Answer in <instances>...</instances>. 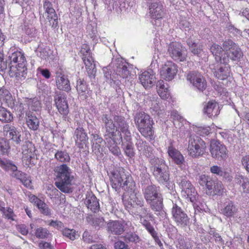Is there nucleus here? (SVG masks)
<instances>
[{"label":"nucleus","instance_id":"a211bd4d","mask_svg":"<svg viewBox=\"0 0 249 249\" xmlns=\"http://www.w3.org/2000/svg\"><path fill=\"white\" fill-rule=\"evenodd\" d=\"M127 66L128 64L124 62L121 58L112 60L109 65V67L113 68L116 74L123 78L127 77L130 74Z\"/></svg>","mask_w":249,"mask_h":249},{"label":"nucleus","instance_id":"6ab92c4d","mask_svg":"<svg viewBox=\"0 0 249 249\" xmlns=\"http://www.w3.org/2000/svg\"><path fill=\"white\" fill-rule=\"evenodd\" d=\"M129 194V197L127 204L125 203L126 207L133 212L135 208L139 206H143L144 201L141 196L137 192L136 186L134 187V191H126Z\"/></svg>","mask_w":249,"mask_h":249},{"label":"nucleus","instance_id":"37998d69","mask_svg":"<svg viewBox=\"0 0 249 249\" xmlns=\"http://www.w3.org/2000/svg\"><path fill=\"white\" fill-rule=\"evenodd\" d=\"M76 89L80 97L86 99L87 97L88 87L84 80L79 79L77 81Z\"/></svg>","mask_w":249,"mask_h":249},{"label":"nucleus","instance_id":"4be33fe9","mask_svg":"<svg viewBox=\"0 0 249 249\" xmlns=\"http://www.w3.org/2000/svg\"><path fill=\"white\" fill-rule=\"evenodd\" d=\"M73 138L75 140L76 145L80 148H83V145L86 144L88 140L87 133L81 125H79L75 129Z\"/></svg>","mask_w":249,"mask_h":249},{"label":"nucleus","instance_id":"f03ea898","mask_svg":"<svg viewBox=\"0 0 249 249\" xmlns=\"http://www.w3.org/2000/svg\"><path fill=\"white\" fill-rule=\"evenodd\" d=\"M112 120L107 114H103L101 117V120L104 124V127L105 131L104 133L107 134L108 131L114 132V136H116V132L118 131L121 141H123L122 134H124V138L126 137L129 139V136L131 135L129 130L128 124L125 121L123 116L115 115Z\"/></svg>","mask_w":249,"mask_h":249},{"label":"nucleus","instance_id":"473e14b6","mask_svg":"<svg viewBox=\"0 0 249 249\" xmlns=\"http://www.w3.org/2000/svg\"><path fill=\"white\" fill-rule=\"evenodd\" d=\"M107 230L112 234L120 235L124 231V223L120 221H113L107 223Z\"/></svg>","mask_w":249,"mask_h":249},{"label":"nucleus","instance_id":"c03bdc74","mask_svg":"<svg viewBox=\"0 0 249 249\" xmlns=\"http://www.w3.org/2000/svg\"><path fill=\"white\" fill-rule=\"evenodd\" d=\"M133 213L135 215L139 216L140 220L142 221V218L146 217H152V214L149 213L148 209L143 206H139L135 208V210H133Z\"/></svg>","mask_w":249,"mask_h":249},{"label":"nucleus","instance_id":"20e7f679","mask_svg":"<svg viewBox=\"0 0 249 249\" xmlns=\"http://www.w3.org/2000/svg\"><path fill=\"white\" fill-rule=\"evenodd\" d=\"M9 74L18 80L25 78L27 73V62L23 53L16 51L9 55Z\"/></svg>","mask_w":249,"mask_h":249},{"label":"nucleus","instance_id":"5fc2aeb1","mask_svg":"<svg viewBox=\"0 0 249 249\" xmlns=\"http://www.w3.org/2000/svg\"><path fill=\"white\" fill-rule=\"evenodd\" d=\"M198 182L201 186H205L207 189L208 185L212 184L213 183V179L208 176L201 175L199 176Z\"/></svg>","mask_w":249,"mask_h":249},{"label":"nucleus","instance_id":"aec40b11","mask_svg":"<svg viewBox=\"0 0 249 249\" xmlns=\"http://www.w3.org/2000/svg\"><path fill=\"white\" fill-rule=\"evenodd\" d=\"M160 75L166 81L174 78L178 72V67L172 61L167 62L160 70Z\"/></svg>","mask_w":249,"mask_h":249},{"label":"nucleus","instance_id":"69168bd1","mask_svg":"<svg viewBox=\"0 0 249 249\" xmlns=\"http://www.w3.org/2000/svg\"><path fill=\"white\" fill-rule=\"evenodd\" d=\"M17 230L22 235H27L28 233V230L27 226L23 224L18 225L17 226Z\"/></svg>","mask_w":249,"mask_h":249},{"label":"nucleus","instance_id":"4d7b16f0","mask_svg":"<svg viewBox=\"0 0 249 249\" xmlns=\"http://www.w3.org/2000/svg\"><path fill=\"white\" fill-rule=\"evenodd\" d=\"M62 234L64 236L70 238L71 240H74L76 239L75 231L72 229H65L62 231Z\"/></svg>","mask_w":249,"mask_h":249},{"label":"nucleus","instance_id":"a878e982","mask_svg":"<svg viewBox=\"0 0 249 249\" xmlns=\"http://www.w3.org/2000/svg\"><path fill=\"white\" fill-rule=\"evenodd\" d=\"M149 14L153 19L161 18L164 15L161 3L157 1L152 3L149 6Z\"/></svg>","mask_w":249,"mask_h":249},{"label":"nucleus","instance_id":"5701e85b","mask_svg":"<svg viewBox=\"0 0 249 249\" xmlns=\"http://www.w3.org/2000/svg\"><path fill=\"white\" fill-rule=\"evenodd\" d=\"M167 153L175 164L180 167L185 164V160L184 156L180 151L173 146L170 145L168 147Z\"/></svg>","mask_w":249,"mask_h":249},{"label":"nucleus","instance_id":"f257e3e1","mask_svg":"<svg viewBox=\"0 0 249 249\" xmlns=\"http://www.w3.org/2000/svg\"><path fill=\"white\" fill-rule=\"evenodd\" d=\"M223 47L213 44L210 48L211 52L216 61L221 64H228L230 60L238 62L243 56V53L239 46L231 39L225 40Z\"/></svg>","mask_w":249,"mask_h":249},{"label":"nucleus","instance_id":"a18cd8bd","mask_svg":"<svg viewBox=\"0 0 249 249\" xmlns=\"http://www.w3.org/2000/svg\"><path fill=\"white\" fill-rule=\"evenodd\" d=\"M0 97L3 98V100L6 101L9 107L12 108L14 106V103L11 95L7 89H0Z\"/></svg>","mask_w":249,"mask_h":249},{"label":"nucleus","instance_id":"7c9ffc66","mask_svg":"<svg viewBox=\"0 0 249 249\" xmlns=\"http://www.w3.org/2000/svg\"><path fill=\"white\" fill-rule=\"evenodd\" d=\"M56 85L60 90L65 91L67 92L71 90L70 81L66 76L61 74L56 78Z\"/></svg>","mask_w":249,"mask_h":249},{"label":"nucleus","instance_id":"79ce46f5","mask_svg":"<svg viewBox=\"0 0 249 249\" xmlns=\"http://www.w3.org/2000/svg\"><path fill=\"white\" fill-rule=\"evenodd\" d=\"M221 213L227 217L233 216L237 213V208L232 202H229L226 206L221 210Z\"/></svg>","mask_w":249,"mask_h":249},{"label":"nucleus","instance_id":"ea45409f","mask_svg":"<svg viewBox=\"0 0 249 249\" xmlns=\"http://www.w3.org/2000/svg\"><path fill=\"white\" fill-rule=\"evenodd\" d=\"M147 203L150 205L151 209L154 211L160 212L163 209V198L161 195Z\"/></svg>","mask_w":249,"mask_h":249},{"label":"nucleus","instance_id":"b1692460","mask_svg":"<svg viewBox=\"0 0 249 249\" xmlns=\"http://www.w3.org/2000/svg\"><path fill=\"white\" fill-rule=\"evenodd\" d=\"M4 134L12 140L17 144H19L21 140L20 132L14 126L9 124H6L3 126Z\"/></svg>","mask_w":249,"mask_h":249},{"label":"nucleus","instance_id":"f3484780","mask_svg":"<svg viewBox=\"0 0 249 249\" xmlns=\"http://www.w3.org/2000/svg\"><path fill=\"white\" fill-rule=\"evenodd\" d=\"M43 8L45 12L44 15L49 22V25L52 27H56L58 24L57 16L52 3L48 0H44Z\"/></svg>","mask_w":249,"mask_h":249},{"label":"nucleus","instance_id":"c85d7f7f","mask_svg":"<svg viewBox=\"0 0 249 249\" xmlns=\"http://www.w3.org/2000/svg\"><path fill=\"white\" fill-rule=\"evenodd\" d=\"M136 145L140 154L147 158H150L153 154L152 148L145 141L141 139L137 140Z\"/></svg>","mask_w":249,"mask_h":249},{"label":"nucleus","instance_id":"052dcab7","mask_svg":"<svg viewBox=\"0 0 249 249\" xmlns=\"http://www.w3.org/2000/svg\"><path fill=\"white\" fill-rule=\"evenodd\" d=\"M189 48L190 51L195 55H198L202 51V49L198 43Z\"/></svg>","mask_w":249,"mask_h":249},{"label":"nucleus","instance_id":"0e129e2a","mask_svg":"<svg viewBox=\"0 0 249 249\" xmlns=\"http://www.w3.org/2000/svg\"><path fill=\"white\" fill-rule=\"evenodd\" d=\"M157 92L159 96L163 99H167L170 96V92L168 89H166V90H161L160 89L157 90Z\"/></svg>","mask_w":249,"mask_h":249},{"label":"nucleus","instance_id":"cd10ccee","mask_svg":"<svg viewBox=\"0 0 249 249\" xmlns=\"http://www.w3.org/2000/svg\"><path fill=\"white\" fill-rule=\"evenodd\" d=\"M84 203L88 209L94 213H96L99 210L100 205L98 200L92 193H89L86 195Z\"/></svg>","mask_w":249,"mask_h":249},{"label":"nucleus","instance_id":"412c9836","mask_svg":"<svg viewBox=\"0 0 249 249\" xmlns=\"http://www.w3.org/2000/svg\"><path fill=\"white\" fill-rule=\"evenodd\" d=\"M104 142L114 155L119 156L121 154L120 148L117 146L114 132L108 131L107 134H104Z\"/></svg>","mask_w":249,"mask_h":249},{"label":"nucleus","instance_id":"774afa93","mask_svg":"<svg viewBox=\"0 0 249 249\" xmlns=\"http://www.w3.org/2000/svg\"><path fill=\"white\" fill-rule=\"evenodd\" d=\"M242 163L247 171L249 173V155H246L243 157Z\"/></svg>","mask_w":249,"mask_h":249},{"label":"nucleus","instance_id":"9b49d317","mask_svg":"<svg viewBox=\"0 0 249 249\" xmlns=\"http://www.w3.org/2000/svg\"><path fill=\"white\" fill-rule=\"evenodd\" d=\"M54 102L58 112L62 116L64 120H68L67 115L69 113V108L66 94L61 92H55Z\"/></svg>","mask_w":249,"mask_h":249},{"label":"nucleus","instance_id":"f704fd0d","mask_svg":"<svg viewBox=\"0 0 249 249\" xmlns=\"http://www.w3.org/2000/svg\"><path fill=\"white\" fill-rule=\"evenodd\" d=\"M203 111L209 117L216 116L219 113V106L215 102H209L204 107Z\"/></svg>","mask_w":249,"mask_h":249},{"label":"nucleus","instance_id":"603ef678","mask_svg":"<svg viewBox=\"0 0 249 249\" xmlns=\"http://www.w3.org/2000/svg\"><path fill=\"white\" fill-rule=\"evenodd\" d=\"M124 239L126 242L137 243L140 241V237L135 233L127 232L124 236Z\"/></svg>","mask_w":249,"mask_h":249},{"label":"nucleus","instance_id":"e2e57ef3","mask_svg":"<svg viewBox=\"0 0 249 249\" xmlns=\"http://www.w3.org/2000/svg\"><path fill=\"white\" fill-rule=\"evenodd\" d=\"M48 225L50 226H52L58 230H61L63 228V224L60 221H54L51 220L50 221Z\"/></svg>","mask_w":249,"mask_h":249},{"label":"nucleus","instance_id":"49530a36","mask_svg":"<svg viewBox=\"0 0 249 249\" xmlns=\"http://www.w3.org/2000/svg\"><path fill=\"white\" fill-rule=\"evenodd\" d=\"M13 119L11 113L4 107L0 106V121L3 123L11 122Z\"/></svg>","mask_w":249,"mask_h":249},{"label":"nucleus","instance_id":"ddd939ff","mask_svg":"<svg viewBox=\"0 0 249 249\" xmlns=\"http://www.w3.org/2000/svg\"><path fill=\"white\" fill-rule=\"evenodd\" d=\"M168 53L175 61L183 62L186 60L187 55L185 49L180 43L173 42L170 43L168 47Z\"/></svg>","mask_w":249,"mask_h":249},{"label":"nucleus","instance_id":"13d9d810","mask_svg":"<svg viewBox=\"0 0 249 249\" xmlns=\"http://www.w3.org/2000/svg\"><path fill=\"white\" fill-rule=\"evenodd\" d=\"M13 163V162L10 160H2L0 158V166L6 171H8V169Z\"/></svg>","mask_w":249,"mask_h":249},{"label":"nucleus","instance_id":"6e6d98bb","mask_svg":"<svg viewBox=\"0 0 249 249\" xmlns=\"http://www.w3.org/2000/svg\"><path fill=\"white\" fill-rule=\"evenodd\" d=\"M210 171L212 173L215 174L220 177H225L226 172L220 166L217 165H213L210 167Z\"/></svg>","mask_w":249,"mask_h":249},{"label":"nucleus","instance_id":"72a5a7b5","mask_svg":"<svg viewBox=\"0 0 249 249\" xmlns=\"http://www.w3.org/2000/svg\"><path fill=\"white\" fill-rule=\"evenodd\" d=\"M26 121L30 129L36 130L38 128L39 121L35 113L30 111L26 112Z\"/></svg>","mask_w":249,"mask_h":249},{"label":"nucleus","instance_id":"864d4df0","mask_svg":"<svg viewBox=\"0 0 249 249\" xmlns=\"http://www.w3.org/2000/svg\"><path fill=\"white\" fill-rule=\"evenodd\" d=\"M91 224L95 228L99 229L105 226L106 222L102 217H94L92 218Z\"/></svg>","mask_w":249,"mask_h":249},{"label":"nucleus","instance_id":"a19ab883","mask_svg":"<svg viewBox=\"0 0 249 249\" xmlns=\"http://www.w3.org/2000/svg\"><path fill=\"white\" fill-rule=\"evenodd\" d=\"M24 105L28 107L30 112L31 111H38L41 108V103L36 98L26 99L24 101Z\"/></svg>","mask_w":249,"mask_h":249},{"label":"nucleus","instance_id":"1a4fd4ad","mask_svg":"<svg viewBox=\"0 0 249 249\" xmlns=\"http://www.w3.org/2000/svg\"><path fill=\"white\" fill-rule=\"evenodd\" d=\"M205 144V142L200 137L191 135L187 149L188 154L193 158H198L202 156L204 152Z\"/></svg>","mask_w":249,"mask_h":249},{"label":"nucleus","instance_id":"bf43d9fd","mask_svg":"<svg viewBox=\"0 0 249 249\" xmlns=\"http://www.w3.org/2000/svg\"><path fill=\"white\" fill-rule=\"evenodd\" d=\"M213 238L218 247L223 246L224 245V240L219 233H215Z\"/></svg>","mask_w":249,"mask_h":249},{"label":"nucleus","instance_id":"7ed1b4c3","mask_svg":"<svg viewBox=\"0 0 249 249\" xmlns=\"http://www.w3.org/2000/svg\"><path fill=\"white\" fill-rule=\"evenodd\" d=\"M54 172L56 177L55 186L64 193H71L72 181L74 177L71 168L66 164H62L55 167Z\"/></svg>","mask_w":249,"mask_h":249},{"label":"nucleus","instance_id":"9d476101","mask_svg":"<svg viewBox=\"0 0 249 249\" xmlns=\"http://www.w3.org/2000/svg\"><path fill=\"white\" fill-rule=\"evenodd\" d=\"M171 212L177 226L184 228L189 225L190 219L187 214L176 203L173 202Z\"/></svg>","mask_w":249,"mask_h":249},{"label":"nucleus","instance_id":"4c0bfd02","mask_svg":"<svg viewBox=\"0 0 249 249\" xmlns=\"http://www.w3.org/2000/svg\"><path fill=\"white\" fill-rule=\"evenodd\" d=\"M92 148L95 153H100L102 151L104 140L97 134H92Z\"/></svg>","mask_w":249,"mask_h":249},{"label":"nucleus","instance_id":"f8f14e48","mask_svg":"<svg viewBox=\"0 0 249 249\" xmlns=\"http://www.w3.org/2000/svg\"><path fill=\"white\" fill-rule=\"evenodd\" d=\"M81 53L83 54L82 59L85 65L89 76L90 77L94 76L96 70L89 47L86 44H83L82 46Z\"/></svg>","mask_w":249,"mask_h":249},{"label":"nucleus","instance_id":"393cba45","mask_svg":"<svg viewBox=\"0 0 249 249\" xmlns=\"http://www.w3.org/2000/svg\"><path fill=\"white\" fill-rule=\"evenodd\" d=\"M142 191L144 197L147 202L161 195L160 193L159 187L155 185H149L146 186L143 189Z\"/></svg>","mask_w":249,"mask_h":249},{"label":"nucleus","instance_id":"58836bf2","mask_svg":"<svg viewBox=\"0 0 249 249\" xmlns=\"http://www.w3.org/2000/svg\"><path fill=\"white\" fill-rule=\"evenodd\" d=\"M125 142H123V146L124 152L126 156L128 157L132 158L135 155L133 144L131 142V136H129V139L127 140L126 137L124 138Z\"/></svg>","mask_w":249,"mask_h":249},{"label":"nucleus","instance_id":"c756f323","mask_svg":"<svg viewBox=\"0 0 249 249\" xmlns=\"http://www.w3.org/2000/svg\"><path fill=\"white\" fill-rule=\"evenodd\" d=\"M207 194L209 195H221L224 192L223 185L221 181L213 180L212 184L208 185Z\"/></svg>","mask_w":249,"mask_h":249},{"label":"nucleus","instance_id":"09e8293b","mask_svg":"<svg viewBox=\"0 0 249 249\" xmlns=\"http://www.w3.org/2000/svg\"><path fill=\"white\" fill-rule=\"evenodd\" d=\"M10 148V146L8 141L4 138H0V155L7 154Z\"/></svg>","mask_w":249,"mask_h":249},{"label":"nucleus","instance_id":"4468645a","mask_svg":"<svg viewBox=\"0 0 249 249\" xmlns=\"http://www.w3.org/2000/svg\"><path fill=\"white\" fill-rule=\"evenodd\" d=\"M186 79L194 88L203 91L207 87V82L203 75L197 71H190L186 75Z\"/></svg>","mask_w":249,"mask_h":249},{"label":"nucleus","instance_id":"3c124183","mask_svg":"<svg viewBox=\"0 0 249 249\" xmlns=\"http://www.w3.org/2000/svg\"><path fill=\"white\" fill-rule=\"evenodd\" d=\"M37 207L40 212L44 215L50 216L51 215V210L47 205L41 200H37Z\"/></svg>","mask_w":249,"mask_h":249},{"label":"nucleus","instance_id":"2eb2a0df","mask_svg":"<svg viewBox=\"0 0 249 249\" xmlns=\"http://www.w3.org/2000/svg\"><path fill=\"white\" fill-rule=\"evenodd\" d=\"M210 151L212 157L218 160H225L228 158L227 148L218 141L211 142Z\"/></svg>","mask_w":249,"mask_h":249},{"label":"nucleus","instance_id":"c9c22d12","mask_svg":"<svg viewBox=\"0 0 249 249\" xmlns=\"http://www.w3.org/2000/svg\"><path fill=\"white\" fill-rule=\"evenodd\" d=\"M235 181L240 185V190L245 194H249V179L242 175H236Z\"/></svg>","mask_w":249,"mask_h":249},{"label":"nucleus","instance_id":"8fccbe9b","mask_svg":"<svg viewBox=\"0 0 249 249\" xmlns=\"http://www.w3.org/2000/svg\"><path fill=\"white\" fill-rule=\"evenodd\" d=\"M35 235L38 238L44 239L49 237L51 234L47 229L39 227L36 229Z\"/></svg>","mask_w":249,"mask_h":249},{"label":"nucleus","instance_id":"0eeeda50","mask_svg":"<svg viewBox=\"0 0 249 249\" xmlns=\"http://www.w3.org/2000/svg\"><path fill=\"white\" fill-rule=\"evenodd\" d=\"M135 124L140 133L146 138L153 139L154 121L153 119L144 112L137 113L134 116Z\"/></svg>","mask_w":249,"mask_h":249},{"label":"nucleus","instance_id":"6e6552de","mask_svg":"<svg viewBox=\"0 0 249 249\" xmlns=\"http://www.w3.org/2000/svg\"><path fill=\"white\" fill-rule=\"evenodd\" d=\"M175 175L177 182L181 190L182 196L191 202H194L197 196V192L195 187L187 179L186 176H181L179 171H177Z\"/></svg>","mask_w":249,"mask_h":249},{"label":"nucleus","instance_id":"e433bc0d","mask_svg":"<svg viewBox=\"0 0 249 249\" xmlns=\"http://www.w3.org/2000/svg\"><path fill=\"white\" fill-rule=\"evenodd\" d=\"M226 65L221 66L214 69L213 73L217 79L224 80L230 76V67Z\"/></svg>","mask_w":249,"mask_h":249},{"label":"nucleus","instance_id":"dca6fc26","mask_svg":"<svg viewBox=\"0 0 249 249\" xmlns=\"http://www.w3.org/2000/svg\"><path fill=\"white\" fill-rule=\"evenodd\" d=\"M11 172L10 176L13 178L20 181L21 183L26 188L32 189V182L31 180L27 174L18 170L17 166L13 163L11 167L8 169V171Z\"/></svg>","mask_w":249,"mask_h":249},{"label":"nucleus","instance_id":"2f4dec72","mask_svg":"<svg viewBox=\"0 0 249 249\" xmlns=\"http://www.w3.org/2000/svg\"><path fill=\"white\" fill-rule=\"evenodd\" d=\"M23 158L30 160L35 157V147L34 144L29 141H26L22 147Z\"/></svg>","mask_w":249,"mask_h":249},{"label":"nucleus","instance_id":"680f3d73","mask_svg":"<svg viewBox=\"0 0 249 249\" xmlns=\"http://www.w3.org/2000/svg\"><path fill=\"white\" fill-rule=\"evenodd\" d=\"M114 248L115 249H130L128 246L122 241L116 242L114 244Z\"/></svg>","mask_w":249,"mask_h":249},{"label":"nucleus","instance_id":"423d86ee","mask_svg":"<svg viewBox=\"0 0 249 249\" xmlns=\"http://www.w3.org/2000/svg\"><path fill=\"white\" fill-rule=\"evenodd\" d=\"M149 163L150 170L156 180L167 187L169 184L170 174L166 161L162 159L153 157L150 158Z\"/></svg>","mask_w":249,"mask_h":249},{"label":"nucleus","instance_id":"39448f33","mask_svg":"<svg viewBox=\"0 0 249 249\" xmlns=\"http://www.w3.org/2000/svg\"><path fill=\"white\" fill-rule=\"evenodd\" d=\"M110 181L112 187L116 191H119L121 188L125 191H134L135 187V182L132 177L127 176L123 168H119L111 172Z\"/></svg>","mask_w":249,"mask_h":249},{"label":"nucleus","instance_id":"de8ad7c7","mask_svg":"<svg viewBox=\"0 0 249 249\" xmlns=\"http://www.w3.org/2000/svg\"><path fill=\"white\" fill-rule=\"evenodd\" d=\"M56 160L61 162H69L70 157L66 151L57 150L54 155Z\"/></svg>","mask_w":249,"mask_h":249},{"label":"nucleus","instance_id":"338daca9","mask_svg":"<svg viewBox=\"0 0 249 249\" xmlns=\"http://www.w3.org/2000/svg\"><path fill=\"white\" fill-rule=\"evenodd\" d=\"M156 87L157 90H158L160 89L161 90H166V89H168V85L167 84V83H165L163 80L158 81L157 83Z\"/></svg>","mask_w":249,"mask_h":249},{"label":"nucleus","instance_id":"bb28decb","mask_svg":"<svg viewBox=\"0 0 249 249\" xmlns=\"http://www.w3.org/2000/svg\"><path fill=\"white\" fill-rule=\"evenodd\" d=\"M139 79L142 85L145 89L151 88L156 81L155 75L147 71L142 72L139 76Z\"/></svg>","mask_w":249,"mask_h":249}]
</instances>
